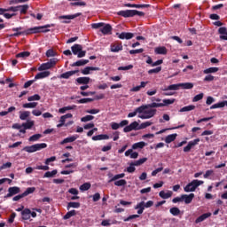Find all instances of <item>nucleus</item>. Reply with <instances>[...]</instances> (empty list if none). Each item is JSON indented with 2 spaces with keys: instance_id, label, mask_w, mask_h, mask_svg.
Returning a JSON list of instances; mask_svg holds the SVG:
<instances>
[{
  "instance_id": "nucleus-1",
  "label": "nucleus",
  "mask_w": 227,
  "mask_h": 227,
  "mask_svg": "<svg viewBox=\"0 0 227 227\" xmlns=\"http://www.w3.org/2000/svg\"><path fill=\"white\" fill-rule=\"evenodd\" d=\"M51 26L54 25H44V26H39V27H34L31 28H28L26 30V35H36V33H49V31H51V29H49V27H51Z\"/></svg>"
},
{
  "instance_id": "nucleus-2",
  "label": "nucleus",
  "mask_w": 227,
  "mask_h": 227,
  "mask_svg": "<svg viewBox=\"0 0 227 227\" xmlns=\"http://www.w3.org/2000/svg\"><path fill=\"white\" fill-rule=\"evenodd\" d=\"M117 15L128 19L129 17H136V15H138V17H145V12L137 10H126L118 12Z\"/></svg>"
},
{
  "instance_id": "nucleus-3",
  "label": "nucleus",
  "mask_w": 227,
  "mask_h": 227,
  "mask_svg": "<svg viewBox=\"0 0 227 227\" xmlns=\"http://www.w3.org/2000/svg\"><path fill=\"white\" fill-rule=\"evenodd\" d=\"M204 184L205 182L203 181L194 179L184 188V192H194V191H196L200 185H203Z\"/></svg>"
},
{
  "instance_id": "nucleus-4",
  "label": "nucleus",
  "mask_w": 227,
  "mask_h": 227,
  "mask_svg": "<svg viewBox=\"0 0 227 227\" xmlns=\"http://www.w3.org/2000/svg\"><path fill=\"white\" fill-rule=\"evenodd\" d=\"M43 148H47V144H35L30 146H25L23 148L24 152H27V153H35V152H38L40 150H43Z\"/></svg>"
},
{
  "instance_id": "nucleus-5",
  "label": "nucleus",
  "mask_w": 227,
  "mask_h": 227,
  "mask_svg": "<svg viewBox=\"0 0 227 227\" xmlns=\"http://www.w3.org/2000/svg\"><path fill=\"white\" fill-rule=\"evenodd\" d=\"M156 113L157 110L155 109L145 110L143 114L138 115V118H141V120H149V118H153Z\"/></svg>"
},
{
  "instance_id": "nucleus-6",
  "label": "nucleus",
  "mask_w": 227,
  "mask_h": 227,
  "mask_svg": "<svg viewBox=\"0 0 227 227\" xmlns=\"http://www.w3.org/2000/svg\"><path fill=\"white\" fill-rule=\"evenodd\" d=\"M132 130H139V123L137 121H133L129 125L123 129V132H132Z\"/></svg>"
},
{
  "instance_id": "nucleus-7",
  "label": "nucleus",
  "mask_w": 227,
  "mask_h": 227,
  "mask_svg": "<svg viewBox=\"0 0 227 227\" xmlns=\"http://www.w3.org/2000/svg\"><path fill=\"white\" fill-rule=\"evenodd\" d=\"M200 144V138H196L194 140H192L188 143V145L184 147V152L187 153V152H191V149L194 148V146H196V145Z\"/></svg>"
},
{
  "instance_id": "nucleus-8",
  "label": "nucleus",
  "mask_w": 227,
  "mask_h": 227,
  "mask_svg": "<svg viewBox=\"0 0 227 227\" xmlns=\"http://www.w3.org/2000/svg\"><path fill=\"white\" fill-rule=\"evenodd\" d=\"M20 192V188L18 186L10 187L8 189V193L5 198H12V196H15V194H19Z\"/></svg>"
},
{
  "instance_id": "nucleus-9",
  "label": "nucleus",
  "mask_w": 227,
  "mask_h": 227,
  "mask_svg": "<svg viewBox=\"0 0 227 227\" xmlns=\"http://www.w3.org/2000/svg\"><path fill=\"white\" fill-rule=\"evenodd\" d=\"M194 193H190L189 195L187 194H183L182 195V200L184 201L185 205H189L192 203V200H194Z\"/></svg>"
},
{
  "instance_id": "nucleus-10",
  "label": "nucleus",
  "mask_w": 227,
  "mask_h": 227,
  "mask_svg": "<svg viewBox=\"0 0 227 227\" xmlns=\"http://www.w3.org/2000/svg\"><path fill=\"white\" fill-rule=\"evenodd\" d=\"M212 216V213H204L200 216L197 217L195 220L196 224H200V223H203V221H206V219H208V217Z\"/></svg>"
},
{
  "instance_id": "nucleus-11",
  "label": "nucleus",
  "mask_w": 227,
  "mask_h": 227,
  "mask_svg": "<svg viewBox=\"0 0 227 227\" xmlns=\"http://www.w3.org/2000/svg\"><path fill=\"white\" fill-rule=\"evenodd\" d=\"M81 15H82V12H77L72 15H62V16H59V19L60 20L64 19L67 20H73V19H77V17H81Z\"/></svg>"
},
{
  "instance_id": "nucleus-12",
  "label": "nucleus",
  "mask_w": 227,
  "mask_h": 227,
  "mask_svg": "<svg viewBox=\"0 0 227 227\" xmlns=\"http://www.w3.org/2000/svg\"><path fill=\"white\" fill-rule=\"evenodd\" d=\"M120 40H132L134 38V35L130 32H121L119 35Z\"/></svg>"
},
{
  "instance_id": "nucleus-13",
  "label": "nucleus",
  "mask_w": 227,
  "mask_h": 227,
  "mask_svg": "<svg viewBox=\"0 0 227 227\" xmlns=\"http://www.w3.org/2000/svg\"><path fill=\"white\" fill-rule=\"evenodd\" d=\"M79 138V135H74L72 137H68L67 138H64L61 142L60 145H67V143H74L76 139Z\"/></svg>"
},
{
  "instance_id": "nucleus-14",
  "label": "nucleus",
  "mask_w": 227,
  "mask_h": 227,
  "mask_svg": "<svg viewBox=\"0 0 227 227\" xmlns=\"http://www.w3.org/2000/svg\"><path fill=\"white\" fill-rule=\"evenodd\" d=\"M21 217L24 221H27L29 219H31V209L29 208H25L22 212H21Z\"/></svg>"
},
{
  "instance_id": "nucleus-15",
  "label": "nucleus",
  "mask_w": 227,
  "mask_h": 227,
  "mask_svg": "<svg viewBox=\"0 0 227 227\" xmlns=\"http://www.w3.org/2000/svg\"><path fill=\"white\" fill-rule=\"evenodd\" d=\"M126 8H150V4H125Z\"/></svg>"
},
{
  "instance_id": "nucleus-16",
  "label": "nucleus",
  "mask_w": 227,
  "mask_h": 227,
  "mask_svg": "<svg viewBox=\"0 0 227 227\" xmlns=\"http://www.w3.org/2000/svg\"><path fill=\"white\" fill-rule=\"evenodd\" d=\"M100 31L103 35H111V32L113 31V27L109 24H106L103 26L102 28H100Z\"/></svg>"
},
{
  "instance_id": "nucleus-17",
  "label": "nucleus",
  "mask_w": 227,
  "mask_h": 227,
  "mask_svg": "<svg viewBox=\"0 0 227 227\" xmlns=\"http://www.w3.org/2000/svg\"><path fill=\"white\" fill-rule=\"evenodd\" d=\"M160 198H162V200H169L173 196V192L168 191L167 192L164 191H160L159 193Z\"/></svg>"
},
{
  "instance_id": "nucleus-18",
  "label": "nucleus",
  "mask_w": 227,
  "mask_h": 227,
  "mask_svg": "<svg viewBox=\"0 0 227 227\" xmlns=\"http://www.w3.org/2000/svg\"><path fill=\"white\" fill-rule=\"evenodd\" d=\"M78 72H79V70L67 71V72L60 74V79H70V77H72V75H75V74H77Z\"/></svg>"
},
{
  "instance_id": "nucleus-19",
  "label": "nucleus",
  "mask_w": 227,
  "mask_h": 227,
  "mask_svg": "<svg viewBox=\"0 0 227 227\" xmlns=\"http://www.w3.org/2000/svg\"><path fill=\"white\" fill-rule=\"evenodd\" d=\"M97 70H100V68L95 67H86L85 68L82 69L81 72L83 75H90V72Z\"/></svg>"
},
{
  "instance_id": "nucleus-20",
  "label": "nucleus",
  "mask_w": 227,
  "mask_h": 227,
  "mask_svg": "<svg viewBox=\"0 0 227 227\" xmlns=\"http://www.w3.org/2000/svg\"><path fill=\"white\" fill-rule=\"evenodd\" d=\"M49 75H51L50 71H43V72L38 73L35 76V81H38V79H45V77H49Z\"/></svg>"
},
{
  "instance_id": "nucleus-21",
  "label": "nucleus",
  "mask_w": 227,
  "mask_h": 227,
  "mask_svg": "<svg viewBox=\"0 0 227 227\" xmlns=\"http://www.w3.org/2000/svg\"><path fill=\"white\" fill-rule=\"evenodd\" d=\"M22 27H13L12 31H14L15 33L11 35V36H20V35H26V30L22 31Z\"/></svg>"
},
{
  "instance_id": "nucleus-22",
  "label": "nucleus",
  "mask_w": 227,
  "mask_h": 227,
  "mask_svg": "<svg viewBox=\"0 0 227 227\" xmlns=\"http://www.w3.org/2000/svg\"><path fill=\"white\" fill-rule=\"evenodd\" d=\"M89 63H90L89 59H80L71 64V67H84V65H88Z\"/></svg>"
},
{
  "instance_id": "nucleus-23",
  "label": "nucleus",
  "mask_w": 227,
  "mask_h": 227,
  "mask_svg": "<svg viewBox=\"0 0 227 227\" xmlns=\"http://www.w3.org/2000/svg\"><path fill=\"white\" fill-rule=\"evenodd\" d=\"M146 84H148V82H141L140 85L133 87L130 90V91H134V92L141 91V90H143V88H146Z\"/></svg>"
},
{
  "instance_id": "nucleus-24",
  "label": "nucleus",
  "mask_w": 227,
  "mask_h": 227,
  "mask_svg": "<svg viewBox=\"0 0 227 227\" xmlns=\"http://www.w3.org/2000/svg\"><path fill=\"white\" fill-rule=\"evenodd\" d=\"M181 88V83H177V84H171L169 86H168L164 91H176L178 90H180Z\"/></svg>"
},
{
  "instance_id": "nucleus-25",
  "label": "nucleus",
  "mask_w": 227,
  "mask_h": 227,
  "mask_svg": "<svg viewBox=\"0 0 227 227\" xmlns=\"http://www.w3.org/2000/svg\"><path fill=\"white\" fill-rule=\"evenodd\" d=\"M154 52L155 54L166 55L168 54V49L165 46H160L155 48Z\"/></svg>"
},
{
  "instance_id": "nucleus-26",
  "label": "nucleus",
  "mask_w": 227,
  "mask_h": 227,
  "mask_svg": "<svg viewBox=\"0 0 227 227\" xmlns=\"http://www.w3.org/2000/svg\"><path fill=\"white\" fill-rule=\"evenodd\" d=\"M90 77H86V76H83V77H79L76 79V82L78 84H90Z\"/></svg>"
},
{
  "instance_id": "nucleus-27",
  "label": "nucleus",
  "mask_w": 227,
  "mask_h": 227,
  "mask_svg": "<svg viewBox=\"0 0 227 227\" xmlns=\"http://www.w3.org/2000/svg\"><path fill=\"white\" fill-rule=\"evenodd\" d=\"M82 49V45L81 44H74L71 47V51L74 56H77L79 54V51Z\"/></svg>"
},
{
  "instance_id": "nucleus-28",
  "label": "nucleus",
  "mask_w": 227,
  "mask_h": 227,
  "mask_svg": "<svg viewBox=\"0 0 227 227\" xmlns=\"http://www.w3.org/2000/svg\"><path fill=\"white\" fill-rule=\"evenodd\" d=\"M178 134L174 133L171 135H168L165 137V143H167L168 145H169V143H173V141H175V139H176Z\"/></svg>"
},
{
  "instance_id": "nucleus-29",
  "label": "nucleus",
  "mask_w": 227,
  "mask_h": 227,
  "mask_svg": "<svg viewBox=\"0 0 227 227\" xmlns=\"http://www.w3.org/2000/svg\"><path fill=\"white\" fill-rule=\"evenodd\" d=\"M75 107H77V106H75V105L69 106H64V107L59 109V113H60V114H65L66 111H73L74 109H75Z\"/></svg>"
},
{
  "instance_id": "nucleus-30",
  "label": "nucleus",
  "mask_w": 227,
  "mask_h": 227,
  "mask_svg": "<svg viewBox=\"0 0 227 227\" xmlns=\"http://www.w3.org/2000/svg\"><path fill=\"white\" fill-rule=\"evenodd\" d=\"M104 139H109L108 135L101 134V135L92 137V141H102Z\"/></svg>"
},
{
  "instance_id": "nucleus-31",
  "label": "nucleus",
  "mask_w": 227,
  "mask_h": 227,
  "mask_svg": "<svg viewBox=\"0 0 227 227\" xmlns=\"http://www.w3.org/2000/svg\"><path fill=\"white\" fill-rule=\"evenodd\" d=\"M38 106V103L36 102H30V103H25L22 105V107L24 109H35Z\"/></svg>"
},
{
  "instance_id": "nucleus-32",
  "label": "nucleus",
  "mask_w": 227,
  "mask_h": 227,
  "mask_svg": "<svg viewBox=\"0 0 227 227\" xmlns=\"http://www.w3.org/2000/svg\"><path fill=\"white\" fill-rule=\"evenodd\" d=\"M194 109H196V106L193 105H190L187 106H184L179 110V113H187L189 111H194Z\"/></svg>"
},
{
  "instance_id": "nucleus-33",
  "label": "nucleus",
  "mask_w": 227,
  "mask_h": 227,
  "mask_svg": "<svg viewBox=\"0 0 227 227\" xmlns=\"http://www.w3.org/2000/svg\"><path fill=\"white\" fill-rule=\"evenodd\" d=\"M120 51H123V45L121 44H114L111 46L112 52H120Z\"/></svg>"
},
{
  "instance_id": "nucleus-34",
  "label": "nucleus",
  "mask_w": 227,
  "mask_h": 227,
  "mask_svg": "<svg viewBox=\"0 0 227 227\" xmlns=\"http://www.w3.org/2000/svg\"><path fill=\"white\" fill-rule=\"evenodd\" d=\"M51 68H52L51 67V64L49 62L43 63L39 67L38 70L39 72H43V70H51Z\"/></svg>"
},
{
  "instance_id": "nucleus-35",
  "label": "nucleus",
  "mask_w": 227,
  "mask_h": 227,
  "mask_svg": "<svg viewBox=\"0 0 227 227\" xmlns=\"http://www.w3.org/2000/svg\"><path fill=\"white\" fill-rule=\"evenodd\" d=\"M31 113L29 111L20 112V120L25 121L29 118Z\"/></svg>"
},
{
  "instance_id": "nucleus-36",
  "label": "nucleus",
  "mask_w": 227,
  "mask_h": 227,
  "mask_svg": "<svg viewBox=\"0 0 227 227\" xmlns=\"http://www.w3.org/2000/svg\"><path fill=\"white\" fill-rule=\"evenodd\" d=\"M35 125V121H28L27 122H24L21 124V127H23V129H33V126Z\"/></svg>"
},
{
  "instance_id": "nucleus-37",
  "label": "nucleus",
  "mask_w": 227,
  "mask_h": 227,
  "mask_svg": "<svg viewBox=\"0 0 227 227\" xmlns=\"http://www.w3.org/2000/svg\"><path fill=\"white\" fill-rule=\"evenodd\" d=\"M120 178H125V173L117 174L114 176L109 181L108 184H111V182H116V180H120Z\"/></svg>"
},
{
  "instance_id": "nucleus-38",
  "label": "nucleus",
  "mask_w": 227,
  "mask_h": 227,
  "mask_svg": "<svg viewBox=\"0 0 227 227\" xmlns=\"http://www.w3.org/2000/svg\"><path fill=\"white\" fill-rule=\"evenodd\" d=\"M148 160V158H142L139 159L134 162H131V166H141L142 164H145Z\"/></svg>"
},
{
  "instance_id": "nucleus-39",
  "label": "nucleus",
  "mask_w": 227,
  "mask_h": 227,
  "mask_svg": "<svg viewBox=\"0 0 227 227\" xmlns=\"http://www.w3.org/2000/svg\"><path fill=\"white\" fill-rule=\"evenodd\" d=\"M55 175H58V170L54 169L52 171H47L44 173L43 178H52V176H55Z\"/></svg>"
},
{
  "instance_id": "nucleus-40",
  "label": "nucleus",
  "mask_w": 227,
  "mask_h": 227,
  "mask_svg": "<svg viewBox=\"0 0 227 227\" xmlns=\"http://www.w3.org/2000/svg\"><path fill=\"white\" fill-rule=\"evenodd\" d=\"M144 146H146V143L137 142V143L133 144L132 150H137L138 148L143 149Z\"/></svg>"
},
{
  "instance_id": "nucleus-41",
  "label": "nucleus",
  "mask_w": 227,
  "mask_h": 227,
  "mask_svg": "<svg viewBox=\"0 0 227 227\" xmlns=\"http://www.w3.org/2000/svg\"><path fill=\"white\" fill-rule=\"evenodd\" d=\"M114 185L116 187H123V186L127 185V180H125V179L115 180Z\"/></svg>"
},
{
  "instance_id": "nucleus-42",
  "label": "nucleus",
  "mask_w": 227,
  "mask_h": 227,
  "mask_svg": "<svg viewBox=\"0 0 227 227\" xmlns=\"http://www.w3.org/2000/svg\"><path fill=\"white\" fill-rule=\"evenodd\" d=\"M81 203L79 202H68L67 204V210H70V208H80Z\"/></svg>"
},
{
  "instance_id": "nucleus-43",
  "label": "nucleus",
  "mask_w": 227,
  "mask_h": 227,
  "mask_svg": "<svg viewBox=\"0 0 227 227\" xmlns=\"http://www.w3.org/2000/svg\"><path fill=\"white\" fill-rule=\"evenodd\" d=\"M36 191V188L35 187H28L27 190L22 193L23 197L26 198V196H29V194H33Z\"/></svg>"
},
{
  "instance_id": "nucleus-44",
  "label": "nucleus",
  "mask_w": 227,
  "mask_h": 227,
  "mask_svg": "<svg viewBox=\"0 0 227 227\" xmlns=\"http://www.w3.org/2000/svg\"><path fill=\"white\" fill-rule=\"evenodd\" d=\"M181 88L183 90H192V88H194V84L192 82L181 83Z\"/></svg>"
},
{
  "instance_id": "nucleus-45",
  "label": "nucleus",
  "mask_w": 227,
  "mask_h": 227,
  "mask_svg": "<svg viewBox=\"0 0 227 227\" xmlns=\"http://www.w3.org/2000/svg\"><path fill=\"white\" fill-rule=\"evenodd\" d=\"M74 215H77V211H75V210H71V211L67 212V213L63 216V219H65V220L70 219V217H74Z\"/></svg>"
},
{
  "instance_id": "nucleus-46",
  "label": "nucleus",
  "mask_w": 227,
  "mask_h": 227,
  "mask_svg": "<svg viewBox=\"0 0 227 227\" xmlns=\"http://www.w3.org/2000/svg\"><path fill=\"white\" fill-rule=\"evenodd\" d=\"M20 12L22 15H26L27 13V10L29 9V5L25 4V5H19Z\"/></svg>"
},
{
  "instance_id": "nucleus-47",
  "label": "nucleus",
  "mask_w": 227,
  "mask_h": 227,
  "mask_svg": "<svg viewBox=\"0 0 227 227\" xmlns=\"http://www.w3.org/2000/svg\"><path fill=\"white\" fill-rule=\"evenodd\" d=\"M90 189H91L90 183H84L80 186V191H90Z\"/></svg>"
},
{
  "instance_id": "nucleus-48",
  "label": "nucleus",
  "mask_w": 227,
  "mask_h": 227,
  "mask_svg": "<svg viewBox=\"0 0 227 227\" xmlns=\"http://www.w3.org/2000/svg\"><path fill=\"white\" fill-rule=\"evenodd\" d=\"M215 72H219V67H209L204 70V74H215Z\"/></svg>"
},
{
  "instance_id": "nucleus-49",
  "label": "nucleus",
  "mask_w": 227,
  "mask_h": 227,
  "mask_svg": "<svg viewBox=\"0 0 227 227\" xmlns=\"http://www.w3.org/2000/svg\"><path fill=\"white\" fill-rule=\"evenodd\" d=\"M145 109H148L147 105H143V106L136 108L135 111L137 112V114L139 113V114H144Z\"/></svg>"
},
{
  "instance_id": "nucleus-50",
  "label": "nucleus",
  "mask_w": 227,
  "mask_h": 227,
  "mask_svg": "<svg viewBox=\"0 0 227 227\" xmlns=\"http://www.w3.org/2000/svg\"><path fill=\"white\" fill-rule=\"evenodd\" d=\"M223 107H224V101H222V102L216 103L215 105H212L210 106V109H220V108H223Z\"/></svg>"
},
{
  "instance_id": "nucleus-51",
  "label": "nucleus",
  "mask_w": 227,
  "mask_h": 227,
  "mask_svg": "<svg viewBox=\"0 0 227 227\" xmlns=\"http://www.w3.org/2000/svg\"><path fill=\"white\" fill-rule=\"evenodd\" d=\"M31 56V52L29 51H22L16 55V58H29Z\"/></svg>"
},
{
  "instance_id": "nucleus-52",
  "label": "nucleus",
  "mask_w": 227,
  "mask_h": 227,
  "mask_svg": "<svg viewBox=\"0 0 227 227\" xmlns=\"http://www.w3.org/2000/svg\"><path fill=\"white\" fill-rule=\"evenodd\" d=\"M169 212L172 215H178L180 214V208L174 207L169 209Z\"/></svg>"
},
{
  "instance_id": "nucleus-53",
  "label": "nucleus",
  "mask_w": 227,
  "mask_h": 227,
  "mask_svg": "<svg viewBox=\"0 0 227 227\" xmlns=\"http://www.w3.org/2000/svg\"><path fill=\"white\" fill-rule=\"evenodd\" d=\"M175 98H171V99H163L162 100V106L163 107H165L166 106H171V104H175Z\"/></svg>"
},
{
  "instance_id": "nucleus-54",
  "label": "nucleus",
  "mask_w": 227,
  "mask_h": 227,
  "mask_svg": "<svg viewBox=\"0 0 227 227\" xmlns=\"http://www.w3.org/2000/svg\"><path fill=\"white\" fill-rule=\"evenodd\" d=\"M41 98H42V97H40V95L35 94L33 96L28 97L27 101L28 102H35V100H40Z\"/></svg>"
},
{
  "instance_id": "nucleus-55",
  "label": "nucleus",
  "mask_w": 227,
  "mask_h": 227,
  "mask_svg": "<svg viewBox=\"0 0 227 227\" xmlns=\"http://www.w3.org/2000/svg\"><path fill=\"white\" fill-rule=\"evenodd\" d=\"M159 166L160 167L152 172V176H157V174L160 173V171L164 169V168L162 167V163H160Z\"/></svg>"
},
{
  "instance_id": "nucleus-56",
  "label": "nucleus",
  "mask_w": 227,
  "mask_h": 227,
  "mask_svg": "<svg viewBox=\"0 0 227 227\" xmlns=\"http://www.w3.org/2000/svg\"><path fill=\"white\" fill-rule=\"evenodd\" d=\"M104 26H106V23L104 22L91 24L92 29H99V27H104Z\"/></svg>"
},
{
  "instance_id": "nucleus-57",
  "label": "nucleus",
  "mask_w": 227,
  "mask_h": 227,
  "mask_svg": "<svg viewBox=\"0 0 227 227\" xmlns=\"http://www.w3.org/2000/svg\"><path fill=\"white\" fill-rule=\"evenodd\" d=\"M153 108V107H164V105H162V103H155V102H153V103H151V104H149V105H147V109L148 108Z\"/></svg>"
},
{
  "instance_id": "nucleus-58",
  "label": "nucleus",
  "mask_w": 227,
  "mask_h": 227,
  "mask_svg": "<svg viewBox=\"0 0 227 227\" xmlns=\"http://www.w3.org/2000/svg\"><path fill=\"white\" fill-rule=\"evenodd\" d=\"M153 122L152 121H145V122H143L141 123L140 125H138V129L139 130H142L143 129H146V127H150V125H152Z\"/></svg>"
},
{
  "instance_id": "nucleus-59",
  "label": "nucleus",
  "mask_w": 227,
  "mask_h": 227,
  "mask_svg": "<svg viewBox=\"0 0 227 227\" xmlns=\"http://www.w3.org/2000/svg\"><path fill=\"white\" fill-rule=\"evenodd\" d=\"M93 100L95 99L91 98H82L78 100V104H88V102H93Z\"/></svg>"
},
{
  "instance_id": "nucleus-60",
  "label": "nucleus",
  "mask_w": 227,
  "mask_h": 227,
  "mask_svg": "<svg viewBox=\"0 0 227 227\" xmlns=\"http://www.w3.org/2000/svg\"><path fill=\"white\" fill-rule=\"evenodd\" d=\"M161 70H162V67H158L156 68L150 69L148 71V74H149V75H152V74H159V72H160Z\"/></svg>"
},
{
  "instance_id": "nucleus-61",
  "label": "nucleus",
  "mask_w": 227,
  "mask_h": 227,
  "mask_svg": "<svg viewBox=\"0 0 227 227\" xmlns=\"http://www.w3.org/2000/svg\"><path fill=\"white\" fill-rule=\"evenodd\" d=\"M40 137H42V134H35L33 136H31L29 138H28V141H38V139H40Z\"/></svg>"
},
{
  "instance_id": "nucleus-62",
  "label": "nucleus",
  "mask_w": 227,
  "mask_h": 227,
  "mask_svg": "<svg viewBox=\"0 0 227 227\" xmlns=\"http://www.w3.org/2000/svg\"><path fill=\"white\" fill-rule=\"evenodd\" d=\"M91 120H95V116L86 115L81 119V121L86 122V121H91Z\"/></svg>"
},
{
  "instance_id": "nucleus-63",
  "label": "nucleus",
  "mask_w": 227,
  "mask_h": 227,
  "mask_svg": "<svg viewBox=\"0 0 227 227\" xmlns=\"http://www.w3.org/2000/svg\"><path fill=\"white\" fill-rule=\"evenodd\" d=\"M54 56H56V51H54V50L50 49L46 51L47 58H54Z\"/></svg>"
},
{
  "instance_id": "nucleus-64",
  "label": "nucleus",
  "mask_w": 227,
  "mask_h": 227,
  "mask_svg": "<svg viewBox=\"0 0 227 227\" xmlns=\"http://www.w3.org/2000/svg\"><path fill=\"white\" fill-rule=\"evenodd\" d=\"M145 208H146L145 207V201H141V202H139L136 207H135V210H137V209H139V210H144L145 211Z\"/></svg>"
}]
</instances>
